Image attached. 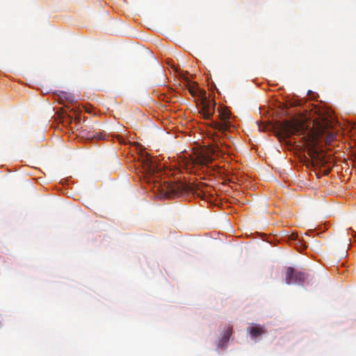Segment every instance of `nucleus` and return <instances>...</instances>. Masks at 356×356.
Segmentation results:
<instances>
[{"mask_svg": "<svg viewBox=\"0 0 356 356\" xmlns=\"http://www.w3.org/2000/svg\"><path fill=\"white\" fill-rule=\"evenodd\" d=\"M213 144L196 152L191 159L194 167H209V164L224 152L221 149L222 143L218 134L213 136Z\"/></svg>", "mask_w": 356, "mask_h": 356, "instance_id": "obj_1", "label": "nucleus"}, {"mask_svg": "<svg viewBox=\"0 0 356 356\" xmlns=\"http://www.w3.org/2000/svg\"><path fill=\"white\" fill-rule=\"evenodd\" d=\"M161 194L167 198H175L186 193H197L194 184L184 182H164L160 185Z\"/></svg>", "mask_w": 356, "mask_h": 356, "instance_id": "obj_2", "label": "nucleus"}, {"mask_svg": "<svg viewBox=\"0 0 356 356\" xmlns=\"http://www.w3.org/2000/svg\"><path fill=\"white\" fill-rule=\"evenodd\" d=\"M217 111L218 113V118L220 121L212 120L210 126L221 134H225L231 127V113L227 108L223 107H218Z\"/></svg>", "mask_w": 356, "mask_h": 356, "instance_id": "obj_3", "label": "nucleus"}, {"mask_svg": "<svg viewBox=\"0 0 356 356\" xmlns=\"http://www.w3.org/2000/svg\"><path fill=\"white\" fill-rule=\"evenodd\" d=\"M304 125L297 120H284L277 124L280 135L283 138L299 134L302 131Z\"/></svg>", "mask_w": 356, "mask_h": 356, "instance_id": "obj_4", "label": "nucleus"}, {"mask_svg": "<svg viewBox=\"0 0 356 356\" xmlns=\"http://www.w3.org/2000/svg\"><path fill=\"white\" fill-rule=\"evenodd\" d=\"M139 162L143 170V172L146 176L150 177L158 171L159 167L156 159L151 157L147 154L140 155Z\"/></svg>", "mask_w": 356, "mask_h": 356, "instance_id": "obj_5", "label": "nucleus"}, {"mask_svg": "<svg viewBox=\"0 0 356 356\" xmlns=\"http://www.w3.org/2000/svg\"><path fill=\"white\" fill-rule=\"evenodd\" d=\"M308 278V275L303 272L299 271L292 267H289L286 271V283L287 284H303Z\"/></svg>", "mask_w": 356, "mask_h": 356, "instance_id": "obj_6", "label": "nucleus"}, {"mask_svg": "<svg viewBox=\"0 0 356 356\" xmlns=\"http://www.w3.org/2000/svg\"><path fill=\"white\" fill-rule=\"evenodd\" d=\"M215 106V102L203 97L201 100V110L200 111V113L202 115L204 119L210 120L214 114Z\"/></svg>", "mask_w": 356, "mask_h": 356, "instance_id": "obj_7", "label": "nucleus"}, {"mask_svg": "<svg viewBox=\"0 0 356 356\" xmlns=\"http://www.w3.org/2000/svg\"><path fill=\"white\" fill-rule=\"evenodd\" d=\"M308 154L312 160L313 165H323L325 163V158L321 155V152L316 148L315 145H312L308 148Z\"/></svg>", "mask_w": 356, "mask_h": 356, "instance_id": "obj_8", "label": "nucleus"}, {"mask_svg": "<svg viewBox=\"0 0 356 356\" xmlns=\"http://www.w3.org/2000/svg\"><path fill=\"white\" fill-rule=\"evenodd\" d=\"M248 332L250 333V337L252 339H256L257 337L262 335L266 332V330L264 326H261L258 324H255L248 329Z\"/></svg>", "mask_w": 356, "mask_h": 356, "instance_id": "obj_9", "label": "nucleus"}, {"mask_svg": "<svg viewBox=\"0 0 356 356\" xmlns=\"http://www.w3.org/2000/svg\"><path fill=\"white\" fill-rule=\"evenodd\" d=\"M232 333V327H228L227 329L225 331L222 339L220 340L218 346L221 348H223L228 343L229 338Z\"/></svg>", "mask_w": 356, "mask_h": 356, "instance_id": "obj_10", "label": "nucleus"}, {"mask_svg": "<svg viewBox=\"0 0 356 356\" xmlns=\"http://www.w3.org/2000/svg\"><path fill=\"white\" fill-rule=\"evenodd\" d=\"M86 136L87 139L89 140H104L106 138V134L101 131L97 132L88 131Z\"/></svg>", "mask_w": 356, "mask_h": 356, "instance_id": "obj_11", "label": "nucleus"}, {"mask_svg": "<svg viewBox=\"0 0 356 356\" xmlns=\"http://www.w3.org/2000/svg\"><path fill=\"white\" fill-rule=\"evenodd\" d=\"M60 99H61V101L65 99L69 103H73L75 100L74 95L68 94L67 92H61Z\"/></svg>", "mask_w": 356, "mask_h": 356, "instance_id": "obj_12", "label": "nucleus"}, {"mask_svg": "<svg viewBox=\"0 0 356 356\" xmlns=\"http://www.w3.org/2000/svg\"><path fill=\"white\" fill-rule=\"evenodd\" d=\"M187 87L190 93L193 96H195L198 90V88H197L196 86H195V84H191L188 81H187Z\"/></svg>", "mask_w": 356, "mask_h": 356, "instance_id": "obj_13", "label": "nucleus"}, {"mask_svg": "<svg viewBox=\"0 0 356 356\" xmlns=\"http://www.w3.org/2000/svg\"><path fill=\"white\" fill-rule=\"evenodd\" d=\"M334 139V135L333 134H328L325 138V143L327 144H330L331 143V141H332Z\"/></svg>", "mask_w": 356, "mask_h": 356, "instance_id": "obj_14", "label": "nucleus"}, {"mask_svg": "<svg viewBox=\"0 0 356 356\" xmlns=\"http://www.w3.org/2000/svg\"><path fill=\"white\" fill-rule=\"evenodd\" d=\"M66 107L67 108V109L70 111H73L74 114L75 115V118H79V113H76V110H75V108L74 106H66Z\"/></svg>", "mask_w": 356, "mask_h": 356, "instance_id": "obj_15", "label": "nucleus"}]
</instances>
